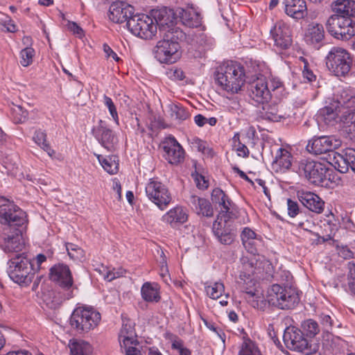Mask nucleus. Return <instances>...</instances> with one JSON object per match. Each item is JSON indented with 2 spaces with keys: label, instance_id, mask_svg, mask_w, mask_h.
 Returning <instances> with one entry per match:
<instances>
[{
  "label": "nucleus",
  "instance_id": "nucleus-1",
  "mask_svg": "<svg viewBox=\"0 0 355 355\" xmlns=\"http://www.w3.org/2000/svg\"><path fill=\"white\" fill-rule=\"evenodd\" d=\"M161 36L162 39L154 49L155 58L161 63L175 62L180 57L179 41L184 38L185 33L180 28H175L171 32H164Z\"/></svg>",
  "mask_w": 355,
  "mask_h": 355
},
{
  "label": "nucleus",
  "instance_id": "nucleus-2",
  "mask_svg": "<svg viewBox=\"0 0 355 355\" xmlns=\"http://www.w3.org/2000/svg\"><path fill=\"white\" fill-rule=\"evenodd\" d=\"M218 85L231 94L238 93L245 82L244 67L240 64L231 62L220 66L216 74Z\"/></svg>",
  "mask_w": 355,
  "mask_h": 355
},
{
  "label": "nucleus",
  "instance_id": "nucleus-3",
  "mask_svg": "<svg viewBox=\"0 0 355 355\" xmlns=\"http://www.w3.org/2000/svg\"><path fill=\"white\" fill-rule=\"evenodd\" d=\"M33 266L32 261L24 253L15 254L8 261L7 273L15 283L28 286L34 276Z\"/></svg>",
  "mask_w": 355,
  "mask_h": 355
},
{
  "label": "nucleus",
  "instance_id": "nucleus-4",
  "mask_svg": "<svg viewBox=\"0 0 355 355\" xmlns=\"http://www.w3.org/2000/svg\"><path fill=\"white\" fill-rule=\"evenodd\" d=\"M266 308L271 305L282 310L294 309L300 302V297L294 288L273 284L268 291Z\"/></svg>",
  "mask_w": 355,
  "mask_h": 355
},
{
  "label": "nucleus",
  "instance_id": "nucleus-5",
  "mask_svg": "<svg viewBox=\"0 0 355 355\" xmlns=\"http://www.w3.org/2000/svg\"><path fill=\"white\" fill-rule=\"evenodd\" d=\"M101 321V314L90 306H79L74 309L70 324L78 332H87L98 326Z\"/></svg>",
  "mask_w": 355,
  "mask_h": 355
},
{
  "label": "nucleus",
  "instance_id": "nucleus-6",
  "mask_svg": "<svg viewBox=\"0 0 355 355\" xmlns=\"http://www.w3.org/2000/svg\"><path fill=\"white\" fill-rule=\"evenodd\" d=\"M325 61L328 69L336 76H345L351 69L350 54L342 47H332L327 53Z\"/></svg>",
  "mask_w": 355,
  "mask_h": 355
},
{
  "label": "nucleus",
  "instance_id": "nucleus-7",
  "mask_svg": "<svg viewBox=\"0 0 355 355\" xmlns=\"http://www.w3.org/2000/svg\"><path fill=\"white\" fill-rule=\"evenodd\" d=\"M26 214L9 200L0 196V223L13 229L26 223Z\"/></svg>",
  "mask_w": 355,
  "mask_h": 355
},
{
  "label": "nucleus",
  "instance_id": "nucleus-8",
  "mask_svg": "<svg viewBox=\"0 0 355 355\" xmlns=\"http://www.w3.org/2000/svg\"><path fill=\"white\" fill-rule=\"evenodd\" d=\"M326 26L328 32L338 40H349L355 35V22L350 17L331 15Z\"/></svg>",
  "mask_w": 355,
  "mask_h": 355
},
{
  "label": "nucleus",
  "instance_id": "nucleus-9",
  "mask_svg": "<svg viewBox=\"0 0 355 355\" xmlns=\"http://www.w3.org/2000/svg\"><path fill=\"white\" fill-rule=\"evenodd\" d=\"M126 26L132 34L143 39H151L157 32V25L152 17L144 14L134 15Z\"/></svg>",
  "mask_w": 355,
  "mask_h": 355
},
{
  "label": "nucleus",
  "instance_id": "nucleus-10",
  "mask_svg": "<svg viewBox=\"0 0 355 355\" xmlns=\"http://www.w3.org/2000/svg\"><path fill=\"white\" fill-rule=\"evenodd\" d=\"M327 168L320 162L302 159L298 163L297 172L311 184L319 185L326 180Z\"/></svg>",
  "mask_w": 355,
  "mask_h": 355
},
{
  "label": "nucleus",
  "instance_id": "nucleus-11",
  "mask_svg": "<svg viewBox=\"0 0 355 355\" xmlns=\"http://www.w3.org/2000/svg\"><path fill=\"white\" fill-rule=\"evenodd\" d=\"M148 199L161 209H164L172 200L168 188L161 182L150 179L146 186Z\"/></svg>",
  "mask_w": 355,
  "mask_h": 355
},
{
  "label": "nucleus",
  "instance_id": "nucleus-12",
  "mask_svg": "<svg viewBox=\"0 0 355 355\" xmlns=\"http://www.w3.org/2000/svg\"><path fill=\"white\" fill-rule=\"evenodd\" d=\"M283 340L286 347L290 350L302 353L309 350L308 340L302 331L295 327H288L285 329ZM306 355H310L309 352H306Z\"/></svg>",
  "mask_w": 355,
  "mask_h": 355
},
{
  "label": "nucleus",
  "instance_id": "nucleus-13",
  "mask_svg": "<svg viewBox=\"0 0 355 355\" xmlns=\"http://www.w3.org/2000/svg\"><path fill=\"white\" fill-rule=\"evenodd\" d=\"M152 19H155L157 28H159L160 34L164 32H171L175 28H180L175 26V21L176 11L167 7H161L153 9L150 12Z\"/></svg>",
  "mask_w": 355,
  "mask_h": 355
},
{
  "label": "nucleus",
  "instance_id": "nucleus-14",
  "mask_svg": "<svg viewBox=\"0 0 355 355\" xmlns=\"http://www.w3.org/2000/svg\"><path fill=\"white\" fill-rule=\"evenodd\" d=\"M24 226L16 227L10 229L9 227H4L2 233L3 239V249L7 252H18L21 251L24 247L22 241V232L24 230Z\"/></svg>",
  "mask_w": 355,
  "mask_h": 355
},
{
  "label": "nucleus",
  "instance_id": "nucleus-15",
  "mask_svg": "<svg viewBox=\"0 0 355 355\" xmlns=\"http://www.w3.org/2000/svg\"><path fill=\"white\" fill-rule=\"evenodd\" d=\"M92 132L98 142L108 151H114L118 144V139L106 123L99 120L97 125L92 129Z\"/></svg>",
  "mask_w": 355,
  "mask_h": 355
},
{
  "label": "nucleus",
  "instance_id": "nucleus-16",
  "mask_svg": "<svg viewBox=\"0 0 355 355\" xmlns=\"http://www.w3.org/2000/svg\"><path fill=\"white\" fill-rule=\"evenodd\" d=\"M248 91L252 100L259 104H264L272 97L268 87V81L263 76L259 77L250 83Z\"/></svg>",
  "mask_w": 355,
  "mask_h": 355
},
{
  "label": "nucleus",
  "instance_id": "nucleus-17",
  "mask_svg": "<svg viewBox=\"0 0 355 355\" xmlns=\"http://www.w3.org/2000/svg\"><path fill=\"white\" fill-rule=\"evenodd\" d=\"M134 8L124 1L113 2L109 9V19L114 23H128V21L134 16Z\"/></svg>",
  "mask_w": 355,
  "mask_h": 355
},
{
  "label": "nucleus",
  "instance_id": "nucleus-18",
  "mask_svg": "<svg viewBox=\"0 0 355 355\" xmlns=\"http://www.w3.org/2000/svg\"><path fill=\"white\" fill-rule=\"evenodd\" d=\"M338 145V141L331 137H314L309 141L306 149L314 155H321L333 151Z\"/></svg>",
  "mask_w": 355,
  "mask_h": 355
},
{
  "label": "nucleus",
  "instance_id": "nucleus-19",
  "mask_svg": "<svg viewBox=\"0 0 355 355\" xmlns=\"http://www.w3.org/2000/svg\"><path fill=\"white\" fill-rule=\"evenodd\" d=\"M164 157L171 164H178L184 161V150L173 137H168L163 143Z\"/></svg>",
  "mask_w": 355,
  "mask_h": 355
},
{
  "label": "nucleus",
  "instance_id": "nucleus-20",
  "mask_svg": "<svg viewBox=\"0 0 355 355\" xmlns=\"http://www.w3.org/2000/svg\"><path fill=\"white\" fill-rule=\"evenodd\" d=\"M275 46L279 49H287L292 44L291 31L288 26L279 21L270 30Z\"/></svg>",
  "mask_w": 355,
  "mask_h": 355
},
{
  "label": "nucleus",
  "instance_id": "nucleus-21",
  "mask_svg": "<svg viewBox=\"0 0 355 355\" xmlns=\"http://www.w3.org/2000/svg\"><path fill=\"white\" fill-rule=\"evenodd\" d=\"M50 279L64 289H69L73 285V278L68 266L58 263L50 269Z\"/></svg>",
  "mask_w": 355,
  "mask_h": 355
},
{
  "label": "nucleus",
  "instance_id": "nucleus-22",
  "mask_svg": "<svg viewBox=\"0 0 355 355\" xmlns=\"http://www.w3.org/2000/svg\"><path fill=\"white\" fill-rule=\"evenodd\" d=\"M229 218L218 216L213 224V232L218 241L223 245H230L235 237L230 225H227Z\"/></svg>",
  "mask_w": 355,
  "mask_h": 355
},
{
  "label": "nucleus",
  "instance_id": "nucleus-23",
  "mask_svg": "<svg viewBox=\"0 0 355 355\" xmlns=\"http://www.w3.org/2000/svg\"><path fill=\"white\" fill-rule=\"evenodd\" d=\"M176 17L180 19L182 24L190 28H198L202 26V17L193 7L176 9Z\"/></svg>",
  "mask_w": 355,
  "mask_h": 355
},
{
  "label": "nucleus",
  "instance_id": "nucleus-24",
  "mask_svg": "<svg viewBox=\"0 0 355 355\" xmlns=\"http://www.w3.org/2000/svg\"><path fill=\"white\" fill-rule=\"evenodd\" d=\"M297 196L302 204L310 211L321 214L324 207V202L316 194L311 192H298Z\"/></svg>",
  "mask_w": 355,
  "mask_h": 355
},
{
  "label": "nucleus",
  "instance_id": "nucleus-25",
  "mask_svg": "<svg viewBox=\"0 0 355 355\" xmlns=\"http://www.w3.org/2000/svg\"><path fill=\"white\" fill-rule=\"evenodd\" d=\"M189 204L191 208L199 216L207 218H211L214 216V211L213 206L206 198L192 195L189 198Z\"/></svg>",
  "mask_w": 355,
  "mask_h": 355
},
{
  "label": "nucleus",
  "instance_id": "nucleus-26",
  "mask_svg": "<svg viewBox=\"0 0 355 355\" xmlns=\"http://www.w3.org/2000/svg\"><path fill=\"white\" fill-rule=\"evenodd\" d=\"M285 12L290 17L300 19L307 15V8L304 0H284Z\"/></svg>",
  "mask_w": 355,
  "mask_h": 355
},
{
  "label": "nucleus",
  "instance_id": "nucleus-27",
  "mask_svg": "<svg viewBox=\"0 0 355 355\" xmlns=\"http://www.w3.org/2000/svg\"><path fill=\"white\" fill-rule=\"evenodd\" d=\"M211 199L214 204L218 205L220 208L221 212L218 216L230 217L229 214L232 202L222 189L220 188L213 189Z\"/></svg>",
  "mask_w": 355,
  "mask_h": 355
},
{
  "label": "nucleus",
  "instance_id": "nucleus-28",
  "mask_svg": "<svg viewBox=\"0 0 355 355\" xmlns=\"http://www.w3.org/2000/svg\"><path fill=\"white\" fill-rule=\"evenodd\" d=\"M262 105V110L260 112L262 119L276 122L286 117L285 112H284L278 103L275 102L269 103L268 101Z\"/></svg>",
  "mask_w": 355,
  "mask_h": 355
},
{
  "label": "nucleus",
  "instance_id": "nucleus-29",
  "mask_svg": "<svg viewBox=\"0 0 355 355\" xmlns=\"http://www.w3.org/2000/svg\"><path fill=\"white\" fill-rule=\"evenodd\" d=\"M324 38V30L322 24L311 23L308 26L304 34V40L308 44H320Z\"/></svg>",
  "mask_w": 355,
  "mask_h": 355
},
{
  "label": "nucleus",
  "instance_id": "nucleus-30",
  "mask_svg": "<svg viewBox=\"0 0 355 355\" xmlns=\"http://www.w3.org/2000/svg\"><path fill=\"white\" fill-rule=\"evenodd\" d=\"M320 323L322 325L324 334H323V339L327 343H323L324 345L329 346L330 347H334L336 345H338L339 343H329L330 338L332 339V341L334 342L336 338H334L332 335L329 333V331L332 329L333 326L335 324L336 317L331 313L327 314L324 313H322L320 316ZM338 340V338H336Z\"/></svg>",
  "mask_w": 355,
  "mask_h": 355
},
{
  "label": "nucleus",
  "instance_id": "nucleus-31",
  "mask_svg": "<svg viewBox=\"0 0 355 355\" xmlns=\"http://www.w3.org/2000/svg\"><path fill=\"white\" fill-rule=\"evenodd\" d=\"M127 325L123 326L119 335V340L121 349H124L125 355H141L140 351L135 347L137 340L132 336V332L129 333L126 329Z\"/></svg>",
  "mask_w": 355,
  "mask_h": 355
},
{
  "label": "nucleus",
  "instance_id": "nucleus-32",
  "mask_svg": "<svg viewBox=\"0 0 355 355\" xmlns=\"http://www.w3.org/2000/svg\"><path fill=\"white\" fill-rule=\"evenodd\" d=\"M73 297L72 291L67 293H62L60 291H48L44 293L42 296L43 302L47 307L51 309H55L66 300Z\"/></svg>",
  "mask_w": 355,
  "mask_h": 355
},
{
  "label": "nucleus",
  "instance_id": "nucleus-33",
  "mask_svg": "<svg viewBox=\"0 0 355 355\" xmlns=\"http://www.w3.org/2000/svg\"><path fill=\"white\" fill-rule=\"evenodd\" d=\"M272 164L277 172H285L292 165V155L286 149L279 148L276 152Z\"/></svg>",
  "mask_w": 355,
  "mask_h": 355
},
{
  "label": "nucleus",
  "instance_id": "nucleus-34",
  "mask_svg": "<svg viewBox=\"0 0 355 355\" xmlns=\"http://www.w3.org/2000/svg\"><path fill=\"white\" fill-rule=\"evenodd\" d=\"M340 159H338L337 164L338 171L340 173L348 171L349 167L355 173V149L346 148L342 155H339Z\"/></svg>",
  "mask_w": 355,
  "mask_h": 355
},
{
  "label": "nucleus",
  "instance_id": "nucleus-35",
  "mask_svg": "<svg viewBox=\"0 0 355 355\" xmlns=\"http://www.w3.org/2000/svg\"><path fill=\"white\" fill-rule=\"evenodd\" d=\"M334 15L345 17H355V1L353 0H338L334 7Z\"/></svg>",
  "mask_w": 355,
  "mask_h": 355
},
{
  "label": "nucleus",
  "instance_id": "nucleus-36",
  "mask_svg": "<svg viewBox=\"0 0 355 355\" xmlns=\"http://www.w3.org/2000/svg\"><path fill=\"white\" fill-rule=\"evenodd\" d=\"M141 293L142 298L147 302H158L160 299L159 287L157 284L146 282L143 284Z\"/></svg>",
  "mask_w": 355,
  "mask_h": 355
},
{
  "label": "nucleus",
  "instance_id": "nucleus-37",
  "mask_svg": "<svg viewBox=\"0 0 355 355\" xmlns=\"http://www.w3.org/2000/svg\"><path fill=\"white\" fill-rule=\"evenodd\" d=\"M187 214L184 210L180 207L171 209L164 216V220L171 226H175L177 224H182L187 220Z\"/></svg>",
  "mask_w": 355,
  "mask_h": 355
},
{
  "label": "nucleus",
  "instance_id": "nucleus-38",
  "mask_svg": "<svg viewBox=\"0 0 355 355\" xmlns=\"http://www.w3.org/2000/svg\"><path fill=\"white\" fill-rule=\"evenodd\" d=\"M338 106L353 109L355 107V95L352 89H343L337 96Z\"/></svg>",
  "mask_w": 355,
  "mask_h": 355
},
{
  "label": "nucleus",
  "instance_id": "nucleus-39",
  "mask_svg": "<svg viewBox=\"0 0 355 355\" xmlns=\"http://www.w3.org/2000/svg\"><path fill=\"white\" fill-rule=\"evenodd\" d=\"M338 113L336 109L332 106H325L320 109L318 114V120L323 121L328 125H333L336 122Z\"/></svg>",
  "mask_w": 355,
  "mask_h": 355
},
{
  "label": "nucleus",
  "instance_id": "nucleus-40",
  "mask_svg": "<svg viewBox=\"0 0 355 355\" xmlns=\"http://www.w3.org/2000/svg\"><path fill=\"white\" fill-rule=\"evenodd\" d=\"M102 167L110 174H116L119 171V159L116 156H108L103 157L101 155L97 156Z\"/></svg>",
  "mask_w": 355,
  "mask_h": 355
},
{
  "label": "nucleus",
  "instance_id": "nucleus-41",
  "mask_svg": "<svg viewBox=\"0 0 355 355\" xmlns=\"http://www.w3.org/2000/svg\"><path fill=\"white\" fill-rule=\"evenodd\" d=\"M69 346L71 355H90L92 351L91 345L83 340H70Z\"/></svg>",
  "mask_w": 355,
  "mask_h": 355
},
{
  "label": "nucleus",
  "instance_id": "nucleus-42",
  "mask_svg": "<svg viewBox=\"0 0 355 355\" xmlns=\"http://www.w3.org/2000/svg\"><path fill=\"white\" fill-rule=\"evenodd\" d=\"M34 141L47 153L49 157H53L55 154L49 144L46 141V134L41 130H36L33 136Z\"/></svg>",
  "mask_w": 355,
  "mask_h": 355
},
{
  "label": "nucleus",
  "instance_id": "nucleus-43",
  "mask_svg": "<svg viewBox=\"0 0 355 355\" xmlns=\"http://www.w3.org/2000/svg\"><path fill=\"white\" fill-rule=\"evenodd\" d=\"M244 293L245 294V300L251 304L252 307L261 310H264L266 309V302H263V300L259 302V299H261V297L259 295L256 290H245L244 291Z\"/></svg>",
  "mask_w": 355,
  "mask_h": 355
},
{
  "label": "nucleus",
  "instance_id": "nucleus-44",
  "mask_svg": "<svg viewBox=\"0 0 355 355\" xmlns=\"http://www.w3.org/2000/svg\"><path fill=\"white\" fill-rule=\"evenodd\" d=\"M340 122L342 132L353 125H355V108L343 111L340 116Z\"/></svg>",
  "mask_w": 355,
  "mask_h": 355
},
{
  "label": "nucleus",
  "instance_id": "nucleus-45",
  "mask_svg": "<svg viewBox=\"0 0 355 355\" xmlns=\"http://www.w3.org/2000/svg\"><path fill=\"white\" fill-rule=\"evenodd\" d=\"M207 295L211 299H218L225 291V286L221 282H215L213 285L206 286Z\"/></svg>",
  "mask_w": 355,
  "mask_h": 355
},
{
  "label": "nucleus",
  "instance_id": "nucleus-46",
  "mask_svg": "<svg viewBox=\"0 0 355 355\" xmlns=\"http://www.w3.org/2000/svg\"><path fill=\"white\" fill-rule=\"evenodd\" d=\"M240 355H261L259 349L254 342L250 340H245L239 351Z\"/></svg>",
  "mask_w": 355,
  "mask_h": 355
},
{
  "label": "nucleus",
  "instance_id": "nucleus-47",
  "mask_svg": "<svg viewBox=\"0 0 355 355\" xmlns=\"http://www.w3.org/2000/svg\"><path fill=\"white\" fill-rule=\"evenodd\" d=\"M303 330L306 333V336L314 337L320 331L319 325L317 322L312 319H309L302 324Z\"/></svg>",
  "mask_w": 355,
  "mask_h": 355
},
{
  "label": "nucleus",
  "instance_id": "nucleus-48",
  "mask_svg": "<svg viewBox=\"0 0 355 355\" xmlns=\"http://www.w3.org/2000/svg\"><path fill=\"white\" fill-rule=\"evenodd\" d=\"M34 56L35 50L30 46L25 47L20 52V64L23 67L31 65L33 63Z\"/></svg>",
  "mask_w": 355,
  "mask_h": 355
},
{
  "label": "nucleus",
  "instance_id": "nucleus-49",
  "mask_svg": "<svg viewBox=\"0 0 355 355\" xmlns=\"http://www.w3.org/2000/svg\"><path fill=\"white\" fill-rule=\"evenodd\" d=\"M66 249L71 259L80 260L84 257V251L82 248L71 243L66 244Z\"/></svg>",
  "mask_w": 355,
  "mask_h": 355
},
{
  "label": "nucleus",
  "instance_id": "nucleus-50",
  "mask_svg": "<svg viewBox=\"0 0 355 355\" xmlns=\"http://www.w3.org/2000/svg\"><path fill=\"white\" fill-rule=\"evenodd\" d=\"M170 340L172 343V348L178 351L179 355H191V351L184 347V342L178 336L171 335Z\"/></svg>",
  "mask_w": 355,
  "mask_h": 355
},
{
  "label": "nucleus",
  "instance_id": "nucleus-51",
  "mask_svg": "<svg viewBox=\"0 0 355 355\" xmlns=\"http://www.w3.org/2000/svg\"><path fill=\"white\" fill-rule=\"evenodd\" d=\"M171 115L179 121H184L189 116V112L180 105H173L171 107Z\"/></svg>",
  "mask_w": 355,
  "mask_h": 355
},
{
  "label": "nucleus",
  "instance_id": "nucleus-52",
  "mask_svg": "<svg viewBox=\"0 0 355 355\" xmlns=\"http://www.w3.org/2000/svg\"><path fill=\"white\" fill-rule=\"evenodd\" d=\"M103 103L104 105L107 107L112 118L114 121V122L119 125V116L116 111V107L112 100L109 96L104 95L103 96Z\"/></svg>",
  "mask_w": 355,
  "mask_h": 355
},
{
  "label": "nucleus",
  "instance_id": "nucleus-53",
  "mask_svg": "<svg viewBox=\"0 0 355 355\" xmlns=\"http://www.w3.org/2000/svg\"><path fill=\"white\" fill-rule=\"evenodd\" d=\"M268 87L272 96L276 97L283 91V84L278 78H271L268 82Z\"/></svg>",
  "mask_w": 355,
  "mask_h": 355
},
{
  "label": "nucleus",
  "instance_id": "nucleus-54",
  "mask_svg": "<svg viewBox=\"0 0 355 355\" xmlns=\"http://www.w3.org/2000/svg\"><path fill=\"white\" fill-rule=\"evenodd\" d=\"M195 144L196 145V147L198 148V150L202 153L205 155H207L208 156L212 157L214 155V151L211 148H209L207 144L200 139H196L195 140Z\"/></svg>",
  "mask_w": 355,
  "mask_h": 355
},
{
  "label": "nucleus",
  "instance_id": "nucleus-55",
  "mask_svg": "<svg viewBox=\"0 0 355 355\" xmlns=\"http://www.w3.org/2000/svg\"><path fill=\"white\" fill-rule=\"evenodd\" d=\"M105 271V274H103L104 279L108 282H111L113 279L119 277L123 275V270L122 269L115 270L113 268L112 270L104 269Z\"/></svg>",
  "mask_w": 355,
  "mask_h": 355
},
{
  "label": "nucleus",
  "instance_id": "nucleus-56",
  "mask_svg": "<svg viewBox=\"0 0 355 355\" xmlns=\"http://www.w3.org/2000/svg\"><path fill=\"white\" fill-rule=\"evenodd\" d=\"M349 286L351 291L355 295V263H349Z\"/></svg>",
  "mask_w": 355,
  "mask_h": 355
},
{
  "label": "nucleus",
  "instance_id": "nucleus-57",
  "mask_svg": "<svg viewBox=\"0 0 355 355\" xmlns=\"http://www.w3.org/2000/svg\"><path fill=\"white\" fill-rule=\"evenodd\" d=\"M288 214L292 217H295L299 213V206L297 202L288 198L287 200Z\"/></svg>",
  "mask_w": 355,
  "mask_h": 355
},
{
  "label": "nucleus",
  "instance_id": "nucleus-58",
  "mask_svg": "<svg viewBox=\"0 0 355 355\" xmlns=\"http://www.w3.org/2000/svg\"><path fill=\"white\" fill-rule=\"evenodd\" d=\"M259 242V240L258 239H255L243 243V245L248 252L254 254L257 252V245Z\"/></svg>",
  "mask_w": 355,
  "mask_h": 355
},
{
  "label": "nucleus",
  "instance_id": "nucleus-59",
  "mask_svg": "<svg viewBox=\"0 0 355 355\" xmlns=\"http://www.w3.org/2000/svg\"><path fill=\"white\" fill-rule=\"evenodd\" d=\"M242 243L257 239V234L250 228L245 227L241 234Z\"/></svg>",
  "mask_w": 355,
  "mask_h": 355
},
{
  "label": "nucleus",
  "instance_id": "nucleus-60",
  "mask_svg": "<svg viewBox=\"0 0 355 355\" xmlns=\"http://www.w3.org/2000/svg\"><path fill=\"white\" fill-rule=\"evenodd\" d=\"M206 35L202 31L200 33H195L193 35H192V40L193 42L199 45H202L206 42Z\"/></svg>",
  "mask_w": 355,
  "mask_h": 355
},
{
  "label": "nucleus",
  "instance_id": "nucleus-61",
  "mask_svg": "<svg viewBox=\"0 0 355 355\" xmlns=\"http://www.w3.org/2000/svg\"><path fill=\"white\" fill-rule=\"evenodd\" d=\"M68 28L71 31L77 35L79 37H81L83 35V29L76 23L69 22Z\"/></svg>",
  "mask_w": 355,
  "mask_h": 355
},
{
  "label": "nucleus",
  "instance_id": "nucleus-62",
  "mask_svg": "<svg viewBox=\"0 0 355 355\" xmlns=\"http://www.w3.org/2000/svg\"><path fill=\"white\" fill-rule=\"evenodd\" d=\"M103 51L107 58L112 57L115 61H119L120 58L118 57L117 54L112 51L108 44H103Z\"/></svg>",
  "mask_w": 355,
  "mask_h": 355
},
{
  "label": "nucleus",
  "instance_id": "nucleus-63",
  "mask_svg": "<svg viewBox=\"0 0 355 355\" xmlns=\"http://www.w3.org/2000/svg\"><path fill=\"white\" fill-rule=\"evenodd\" d=\"M236 151L239 156L247 157L249 155V150L246 146L239 141V144L236 146Z\"/></svg>",
  "mask_w": 355,
  "mask_h": 355
},
{
  "label": "nucleus",
  "instance_id": "nucleus-64",
  "mask_svg": "<svg viewBox=\"0 0 355 355\" xmlns=\"http://www.w3.org/2000/svg\"><path fill=\"white\" fill-rule=\"evenodd\" d=\"M342 134L346 138L355 141V124L345 130Z\"/></svg>",
  "mask_w": 355,
  "mask_h": 355
}]
</instances>
